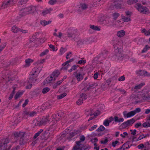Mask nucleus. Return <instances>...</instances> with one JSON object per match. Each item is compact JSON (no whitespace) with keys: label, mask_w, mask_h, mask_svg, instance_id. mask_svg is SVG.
I'll return each instance as SVG.
<instances>
[{"label":"nucleus","mask_w":150,"mask_h":150,"mask_svg":"<svg viewBox=\"0 0 150 150\" xmlns=\"http://www.w3.org/2000/svg\"><path fill=\"white\" fill-rule=\"evenodd\" d=\"M115 54L112 56L113 59L126 61L129 58L128 55L123 54L122 52V50L118 47L115 49Z\"/></svg>","instance_id":"f257e3e1"},{"label":"nucleus","mask_w":150,"mask_h":150,"mask_svg":"<svg viewBox=\"0 0 150 150\" xmlns=\"http://www.w3.org/2000/svg\"><path fill=\"white\" fill-rule=\"evenodd\" d=\"M42 67V66L40 68L36 67L32 70L31 76L30 77L28 81L29 83H34L36 82L37 81L36 77L40 72Z\"/></svg>","instance_id":"f03ea898"},{"label":"nucleus","mask_w":150,"mask_h":150,"mask_svg":"<svg viewBox=\"0 0 150 150\" xmlns=\"http://www.w3.org/2000/svg\"><path fill=\"white\" fill-rule=\"evenodd\" d=\"M60 72L58 70H56L54 71L51 75L48 77L44 81V84L46 85L47 84L52 83L54 81L58 76L59 75Z\"/></svg>","instance_id":"7ed1b4c3"},{"label":"nucleus","mask_w":150,"mask_h":150,"mask_svg":"<svg viewBox=\"0 0 150 150\" xmlns=\"http://www.w3.org/2000/svg\"><path fill=\"white\" fill-rule=\"evenodd\" d=\"M72 40L73 41H75L77 42V44L79 45H80L85 44H91L93 42L92 38H91L85 39H81L78 37H75L72 38Z\"/></svg>","instance_id":"20e7f679"},{"label":"nucleus","mask_w":150,"mask_h":150,"mask_svg":"<svg viewBox=\"0 0 150 150\" xmlns=\"http://www.w3.org/2000/svg\"><path fill=\"white\" fill-rule=\"evenodd\" d=\"M9 140L7 139H3L0 142V150H9L11 148V144H8Z\"/></svg>","instance_id":"39448f33"},{"label":"nucleus","mask_w":150,"mask_h":150,"mask_svg":"<svg viewBox=\"0 0 150 150\" xmlns=\"http://www.w3.org/2000/svg\"><path fill=\"white\" fill-rule=\"evenodd\" d=\"M135 7L140 13L143 14H148L149 13V9L147 8L142 6L140 4H136L135 5Z\"/></svg>","instance_id":"423d86ee"},{"label":"nucleus","mask_w":150,"mask_h":150,"mask_svg":"<svg viewBox=\"0 0 150 150\" xmlns=\"http://www.w3.org/2000/svg\"><path fill=\"white\" fill-rule=\"evenodd\" d=\"M36 10V7L34 6H30L24 9L23 11L21 13L20 15L21 16L33 13Z\"/></svg>","instance_id":"0eeeda50"},{"label":"nucleus","mask_w":150,"mask_h":150,"mask_svg":"<svg viewBox=\"0 0 150 150\" xmlns=\"http://www.w3.org/2000/svg\"><path fill=\"white\" fill-rule=\"evenodd\" d=\"M141 96L137 93H133L130 96V100L133 103H137L140 102Z\"/></svg>","instance_id":"6e6552de"},{"label":"nucleus","mask_w":150,"mask_h":150,"mask_svg":"<svg viewBox=\"0 0 150 150\" xmlns=\"http://www.w3.org/2000/svg\"><path fill=\"white\" fill-rule=\"evenodd\" d=\"M34 121L35 122V125L37 126H40L48 122L50 120L48 119V117H47L43 118L41 120L38 121L37 120H35Z\"/></svg>","instance_id":"1a4fd4ad"},{"label":"nucleus","mask_w":150,"mask_h":150,"mask_svg":"<svg viewBox=\"0 0 150 150\" xmlns=\"http://www.w3.org/2000/svg\"><path fill=\"white\" fill-rule=\"evenodd\" d=\"M87 98V96L85 93H82L80 96L79 98L76 102L77 104L78 105H80L83 103V101L85 100Z\"/></svg>","instance_id":"9d476101"},{"label":"nucleus","mask_w":150,"mask_h":150,"mask_svg":"<svg viewBox=\"0 0 150 150\" xmlns=\"http://www.w3.org/2000/svg\"><path fill=\"white\" fill-rule=\"evenodd\" d=\"M53 135V133H50L48 131L46 130L42 134L41 139L42 140H46L49 137H52Z\"/></svg>","instance_id":"9b49d317"},{"label":"nucleus","mask_w":150,"mask_h":150,"mask_svg":"<svg viewBox=\"0 0 150 150\" xmlns=\"http://www.w3.org/2000/svg\"><path fill=\"white\" fill-rule=\"evenodd\" d=\"M107 57V55L105 53L100 54L93 59V61H97L99 59L103 60L105 59Z\"/></svg>","instance_id":"f8f14e48"},{"label":"nucleus","mask_w":150,"mask_h":150,"mask_svg":"<svg viewBox=\"0 0 150 150\" xmlns=\"http://www.w3.org/2000/svg\"><path fill=\"white\" fill-rule=\"evenodd\" d=\"M74 74L78 81H79L83 79V76L85 74L84 73H78L77 71L75 72Z\"/></svg>","instance_id":"ddd939ff"},{"label":"nucleus","mask_w":150,"mask_h":150,"mask_svg":"<svg viewBox=\"0 0 150 150\" xmlns=\"http://www.w3.org/2000/svg\"><path fill=\"white\" fill-rule=\"evenodd\" d=\"M121 6L120 3L119 1H117L114 2L110 6V8L111 9H118L120 8Z\"/></svg>","instance_id":"4468645a"},{"label":"nucleus","mask_w":150,"mask_h":150,"mask_svg":"<svg viewBox=\"0 0 150 150\" xmlns=\"http://www.w3.org/2000/svg\"><path fill=\"white\" fill-rule=\"evenodd\" d=\"M15 138H19L20 139L23 138L25 135V132H15L13 133Z\"/></svg>","instance_id":"2eb2a0df"},{"label":"nucleus","mask_w":150,"mask_h":150,"mask_svg":"<svg viewBox=\"0 0 150 150\" xmlns=\"http://www.w3.org/2000/svg\"><path fill=\"white\" fill-rule=\"evenodd\" d=\"M136 73L139 76H150V74L148 73L146 71L139 70L137 71Z\"/></svg>","instance_id":"dca6fc26"},{"label":"nucleus","mask_w":150,"mask_h":150,"mask_svg":"<svg viewBox=\"0 0 150 150\" xmlns=\"http://www.w3.org/2000/svg\"><path fill=\"white\" fill-rule=\"evenodd\" d=\"M64 113L62 112H60L57 113V115L54 114L52 115V117L53 119H54L56 122L59 119H61L62 117L64 116Z\"/></svg>","instance_id":"f3484780"},{"label":"nucleus","mask_w":150,"mask_h":150,"mask_svg":"<svg viewBox=\"0 0 150 150\" xmlns=\"http://www.w3.org/2000/svg\"><path fill=\"white\" fill-rule=\"evenodd\" d=\"M77 33V30L76 29L70 30L68 33L67 35L69 37L71 38L74 35H76Z\"/></svg>","instance_id":"a211bd4d"},{"label":"nucleus","mask_w":150,"mask_h":150,"mask_svg":"<svg viewBox=\"0 0 150 150\" xmlns=\"http://www.w3.org/2000/svg\"><path fill=\"white\" fill-rule=\"evenodd\" d=\"M103 0H93V5L94 6L96 7L103 4Z\"/></svg>","instance_id":"6ab92c4d"},{"label":"nucleus","mask_w":150,"mask_h":150,"mask_svg":"<svg viewBox=\"0 0 150 150\" xmlns=\"http://www.w3.org/2000/svg\"><path fill=\"white\" fill-rule=\"evenodd\" d=\"M123 115L124 116L126 117L127 118H129L132 117L135 115L133 111H131L127 113L126 112H123Z\"/></svg>","instance_id":"aec40b11"},{"label":"nucleus","mask_w":150,"mask_h":150,"mask_svg":"<svg viewBox=\"0 0 150 150\" xmlns=\"http://www.w3.org/2000/svg\"><path fill=\"white\" fill-rule=\"evenodd\" d=\"M81 142L80 141L76 142V145L73 148L74 150H82V148L79 147L81 145Z\"/></svg>","instance_id":"412c9836"},{"label":"nucleus","mask_w":150,"mask_h":150,"mask_svg":"<svg viewBox=\"0 0 150 150\" xmlns=\"http://www.w3.org/2000/svg\"><path fill=\"white\" fill-rule=\"evenodd\" d=\"M121 19L124 22H128L131 21V19L129 16L126 17L122 15H121Z\"/></svg>","instance_id":"4be33fe9"},{"label":"nucleus","mask_w":150,"mask_h":150,"mask_svg":"<svg viewBox=\"0 0 150 150\" xmlns=\"http://www.w3.org/2000/svg\"><path fill=\"white\" fill-rule=\"evenodd\" d=\"M52 10V8H50L49 9H46L43 11L41 14L43 16H45L47 14L50 13V12Z\"/></svg>","instance_id":"5701e85b"},{"label":"nucleus","mask_w":150,"mask_h":150,"mask_svg":"<svg viewBox=\"0 0 150 150\" xmlns=\"http://www.w3.org/2000/svg\"><path fill=\"white\" fill-rule=\"evenodd\" d=\"M76 134L74 132H71L69 133H67L65 135V134L63 133L62 135V137H68L69 136V137H73Z\"/></svg>","instance_id":"b1692460"},{"label":"nucleus","mask_w":150,"mask_h":150,"mask_svg":"<svg viewBox=\"0 0 150 150\" xmlns=\"http://www.w3.org/2000/svg\"><path fill=\"white\" fill-rule=\"evenodd\" d=\"M124 120L123 118H119L118 117L115 116L114 117V120L115 122L120 123L124 121Z\"/></svg>","instance_id":"393cba45"},{"label":"nucleus","mask_w":150,"mask_h":150,"mask_svg":"<svg viewBox=\"0 0 150 150\" xmlns=\"http://www.w3.org/2000/svg\"><path fill=\"white\" fill-rule=\"evenodd\" d=\"M142 33H144V35L146 36L150 35V29L148 30H146L145 28H143L141 30Z\"/></svg>","instance_id":"a878e982"},{"label":"nucleus","mask_w":150,"mask_h":150,"mask_svg":"<svg viewBox=\"0 0 150 150\" xmlns=\"http://www.w3.org/2000/svg\"><path fill=\"white\" fill-rule=\"evenodd\" d=\"M125 32L123 30L119 31L117 32V35L119 37H121L124 36Z\"/></svg>","instance_id":"bb28decb"},{"label":"nucleus","mask_w":150,"mask_h":150,"mask_svg":"<svg viewBox=\"0 0 150 150\" xmlns=\"http://www.w3.org/2000/svg\"><path fill=\"white\" fill-rule=\"evenodd\" d=\"M19 144L21 145H25L26 143L27 140L25 139L24 138H23L20 139L19 140Z\"/></svg>","instance_id":"cd10ccee"},{"label":"nucleus","mask_w":150,"mask_h":150,"mask_svg":"<svg viewBox=\"0 0 150 150\" xmlns=\"http://www.w3.org/2000/svg\"><path fill=\"white\" fill-rule=\"evenodd\" d=\"M97 86V84L96 83H91L89 85L87 86V89L89 90L91 89H92L95 88Z\"/></svg>","instance_id":"c85d7f7f"},{"label":"nucleus","mask_w":150,"mask_h":150,"mask_svg":"<svg viewBox=\"0 0 150 150\" xmlns=\"http://www.w3.org/2000/svg\"><path fill=\"white\" fill-rule=\"evenodd\" d=\"M149 136V134H142L139 136L138 139H137L136 140V141H138L139 140H141L142 139L145 138L147 137H148Z\"/></svg>","instance_id":"c756f323"},{"label":"nucleus","mask_w":150,"mask_h":150,"mask_svg":"<svg viewBox=\"0 0 150 150\" xmlns=\"http://www.w3.org/2000/svg\"><path fill=\"white\" fill-rule=\"evenodd\" d=\"M135 121V120L134 119V118H132L130 120H127L126 122L128 126H131L133 123Z\"/></svg>","instance_id":"7c9ffc66"},{"label":"nucleus","mask_w":150,"mask_h":150,"mask_svg":"<svg viewBox=\"0 0 150 150\" xmlns=\"http://www.w3.org/2000/svg\"><path fill=\"white\" fill-rule=\"evenodd\" d=\"M30 111L25 110L23 111L22 114L23 117L24 119H26L27 117L29 116Z\"/></svg>","instance_id":"2f4dec72"},{"label":"nucleus","mask_w":150,"mask_h":150,"mask_svg":"<svg viewBox=\"0 0 150 150\" xmlns=\"http://www.w3.org/2000/svg\"><path fill=\"white\" fill-rule=\"evenodd\" d=\"M51 21H47L45 20L41 21H40V24L42 25L45 26L46 25L50 24L51 23Z\"/></svg>","instance_id":"473e14b6"},{"label":"nucleus","mask_w":150,"mask_h":150,"mask_svg":"<svg viewBox=\"0 0 150 150\" xmlns=\"http://www.w3.org/2000/svg\"><path fill=\"white\" fill-rule=\"evenodd\" d=\"M145 85L144 83H141L140 84L136 85L134 87V88L137 90L140 89L143 86Z\"/></svg>","instance_id":"72a5a7b5"},{"label":"nucleus","mask_w":150,"mask_h":150,"mask_svg":"<svg viewBox=\"0 0 150 150\" xmlns=\"http://www.w3.org/2000/svg\"><path fill=\"white\" fill-rule=\"evenodd\" d=\"M90 27L91 29L95 30L100 31V28H98V27L94 25H90Z\"/></svg>","instance_id":"f704fd0d"},{"label":"nucleus","mask_w":150,"mask_h":150,"mask_svg":"<svg viewBox=\"0 0 150 150\" xmlns=\"http://www.w3.org/2000/svg\"><path fill=\"white\" fill-rule=\"evenodd\" d=\"M120 14L117 13H114L112 14L113 18L114 20H116L118 17L120 16Z\"/></svg>","instance_id":"c9c22d12"},{"label":"nucleus","mask_w":150,"mask_h":150,"mask_svg":"<svg viewBox=\"0 0 150 150\" xmlns=\"http://www.w3.org/2000/svg\"><path fill=\"white\" fill-rule=\"evenodd\" d=\"M2 78L6 80L7 81H9L10 80H12L11 76L8 74L6 75L5 77H4L3 76Z\"/></svg>","instance_id":"e433bc0d"},{"label":"nucleus","mask_w":150,"mask_h":150,"mask_svg":"<svg viewBox=\"0 0 150 150\" xmlns=\"http://www.w3.org/2000/svg\"><path fill=\"white\" fill-rule=\"evenodd\" d=\"M43 131V130L42 129H40L39 131L38 132L35 133L33 137V138L34 139H36L40 135V134Z\"/></svg>","instance_id":"4c0bfd02"},{"label":"nucleus","mask_w":150,"mask_h":150,"mask_svg":"<svg viewBox=\"0 0 150 150\" xmlns=\"http://www.w3.org/2000/svg\"><path fill=\"white\" fill-rule=\"evenodd\" d=\"M20 29H18V28L15 26H13L11 28V30L12 32L14 33H16L18 31H19V30Z\"/></svg>","instance_id":"58836bf2"},{"label":"nucleus","mask_w":150,"mask_h":150,"mask_svg":"<svg viewBox=\"0 0 150 150\" xmlns=\"http://www.w3.org/2000/svg\"><path fill=\"white\" fill-rule=\"evenodd\" d=\"M67 50V49L66 48H63V47H61L59 50V53L60 55H62Z\"/></svg>","instance_id":"ea45409f"},{"label":"nucleus","mask_w":150,"mask_h":150,"mask_svg":"<svg viewBox=\"0 0 150 150\" xmlns=\"http://www.w3.org/2000/svg\"><path fill=\"white\" fill-rule=\"evenodd\" d=\"M11 0H9L8 1H4L2 5V6H4L7 7V6L9 5L10 4V3L11 2Z\"/></svg>","instance_id":"a19ab883"},{"label":"nucleus","mask_w":150,"mask_h":150,"mask_svg":"<svg viewBox=\"0 0 150 150\" xmlns=\"http://www.w3.org/2000/svg\"><path fill=\"white\" fill-rule=\"evenodd\" d=\"M67 95V94L65 93H64L62 94H61L59 96H57V98L58 99H60L64 97Z\"/></svg>","instance_id":"79ce46f5"},{"label":"nucleus","mask_w":150,"mask_h":150,"mask_svg":"<svg viewBox=\"0 0 150 150\" xmlns=\"http://www.w3.org/2000/svg\"><path fill=\"white\" fill-rule=\"evenodd\" d=\"M62 80H60L57 82L56 83H54L53 86V88H56L57 86L60 85L62 82Z\"/></svg>","instance_id":"37998d69"},{"label":"nucleus","mask_w":150,"mask_h":150,"mask_svg":"<svg viewBox=\"0 0 150 150\" xmlns=\"http://www.w3.org/2000/svg\"><path fill=\"white\" fill-rule=\"evenodd\" d=\"M23 93V92L18 91L16 94V96L15 97V99H17L20 96H21Z\"/></svg>","instance_id":"c03bdc74"},{"label":"nucleus","mask_w":150,"mask_h":150,"mask_svg":"<svg viewBox=\"0 0 150 150\" xmlns=\"http://www.w3.org/2000/svg\"><path fill=\"white\" fill-rule=\"evenodd\" d=\"M150 47L148 45H146L145 47L143 49L142 51V53H144L147 51L148 50L150 49Z\"/></svg>","instance_id":"a18cd8bd"},{"label":"nucleus","mask_w":150,"mask_h":150,"mask_svg":"<svg viewBox=\"0 0 150 150\" xmlns=\"http://www.w3.org/2000/svg\"><path fill=\"white\" fill-rule=\"evenodd\" d=\"M118 42L117 39L116 38H113L112 40V43L113 45V46L115 48V46H116V44Z\"/></svg>","instance_id":"49530a36"},{"label":"nucleus","mask_w":150,"mask_h":150,"mask_svg":"<svg viewBox=\"0 0 150 150\" xmlns=\"http://www.w3.org/2000/svg\"><path fill=\"white\" fill-rule=\"evenodd\" d=\"M138 0H128L127 1V3L129 5L136 3L137 2Z\"/></svg>","instance_id":"de8ad7c7"},{"label":"nucleus","mask_w":150,"mask_h":150,"mask_svg":"<svg viewBox=\"0 0 150 150\" xmlns=\"http://www.w3.org/2000/svg\"><path fill=\"white\" fill-rule=\"evenodd\" d=\"M28 0H21L18 2V4L19 6H21L27 3Z\"/></svg>","instance_id":"09e8293b"},{"label":"nucleus","mask_w":150,"mask_h":150,"mask_svg":"<svg viewBox=\"0 0 150 150\" xmlns=\"http://www.w3.org/2000/svg\"><path fill=\"white\" fill-rule=\"evenodd\" d=\"M80 7L82 10H84L87 8V6L85 4H81L80 5Z\"/></svg>","instance_id":"8fccbe9b"},{"label":"nucleus","mask_w":150,"mask_h":150,"mask_svg":"<svg viewBox=\"0 0 150 150\" xmlns=\"http://www.w3.org/2000/svg\"><path fill=\"white\" fill-rule=\"evenodd\" d=\"M49 50L48 49H46L43 52H42L40 54V56L42 57L46 54L48 53Z\"/></svg>","instance_id":"3c124183"},{"label":"nucleus","mask_w":150,"mask_h":150,"mask_svg":"<svg viewBox=\"0 0 150 150\" xmlns=\"http://www.w3.org/2000/svg\"><path fill=\"white\" fill-rule=\"evenodd\" d=\"M142 126L145 128L149 127H150V123L148 122H145L143 123Z\"/></svg>","instance_id":"603ef678"},{"label":"nucleus","mask_w":150,"mask_h":150,"mask_svg":"<svg viewBox=\"0 0 150 150\" xmlns=\"http://www.w3.org/2000/svg\"><path fill=\"white\" fill-rule=\"evenodd\" d=\"M105 127L102 125H101L97 130V131L98 132L102 131L105 129Z\"/></svg>","instance_id":"864d4df0"},{"label":"nucleus","mask_w":150,"mask_h":150,"mask_svg":"<svg viewBox=\"0 0 150 150\" xmlns=\"http://www.w3.org/2000/svg\"><path fill=\"white\" fill-rule=\"evenodd\" d=\"M78 67V66L76 65H73L71 68L68 70V71L69 72H71L72 71L75 70L77 69Z\"/></svg>","instance_id":"5fc2aeb1"},{"label":"nucleus","mask_w":150,"mask_h":150,"mask_svg":"<svg viewBox=\"0 0 150 150\" xmlns=\"http://www.w3.org/2000/svg\"><path fill=\"white\" fill-rule=\"evenodd\" d=\"M33 60L30 59H26L25 60V62L26 63V64L28 66L30 64V63L33 62Z\"/></svg>","instance_id":"6e6d98bb"},{"label":"nucleus","mask_w":150,"mask_h":150,"mask_svg":"<svg viewBox=\"0 0 150 150\" xmlns=\"http://www.w3.org/2000/svg\"><path fill=\"white\" fill-rule=\"evenodd\" d=\"M50 90V89L48 87L45 88L43 89L42 90V93L43 94H45L48 92Z\"/></svg>","instance_id":"4d7b16f0"},{"label":"nucleus","mask_w":150,"mask_h":150,"mask_svg":"<svg viewBox=\"0 0 150 150\" xmlns=\"http://www.w3.org/2000/svg\"><path fill=\"white\" fill-rule=\"evenodd\" d=\"M58 35H57V34L56 33H54L53 34V35L54 36H57L59 38H61L62 35V34L60 32H59L58 33Z\"/></svg>","instance_id":"13d9d810"},{"label":"nucleus","mask_w":150,"mask_h":150,"mask_svg":"<svg viewBox=\"0 0 150 150\" xmlns=\"http://www.w3.org/2000/svg\"><path fill=\"white\" fill-rule=\"evenodd\" d=\"M37 114V112L36 111H33L32 112H30L29 113V116L33 117Z\"/></svg>","instance_id":"bf43d9fd"},{"label":"nucleus","mask_w":150,"mask_h":150,"mask_svg":"<svg viewBox=\"0 0 150 150\" xmlns=\"http://www.w3.org/2000/svg\"><path fill=\"white\" fill-rule=\"evenodd\" d=\"M57 2V0H50L48 2V3L51 5L55 4Z\"/></svg>","instance_id":"052dcab7"},{"label":"nucleus","mask_w":150,"mask_h":150,"mask_svg":"<svg viewBox=\"0 0 150 150\" xmlns=\"http://www.w3.org/2000/svg\"><path fill=\"white\" fill-rule=\"evenodd\" d=\"M110 123L108 121V119H106L104 122L103 124L106 126H108L109 125Z\"/></svg>","instance_id":"680f3d73"},{"label":"nucleus","mask_w":150,"mask_h":150,"mask_svg":"<svg viewBox=\"0 0 150 150\" xmlns=\"http://www.w3.org/2000/svg\"><path fill=\"white\" fill-rule=\"evenodd\" d=\"M133 111L135 115L137 113L141 111V109L139 108H138L133 110Z\"/></svg>","instance_id":"e2e57ef3"},{"label":"nucleus","mask_w":150,"mask_h":150,"mask_svg":"<svg viewBox=\"0 0 150 150\" xmlns=\"http://www.w3.org/2000/svg\"><path fill=\"white\" fill-rule=\"evenodd\" d=\"M100 113V112L99 111L97 110H96L95 112L93 113V115H94V117H95L99 115Z\"/></svg>","instance_id":"0e129e2a"},{"label":"nucleus","mask_w":150,"mask_h":150,"mask_svg":"<svg viewBox=\"0 0 150 150\" xmlns=\"http://www.w3.org/2000/svg\"><path fill=\"white\" fill-rule=\"evenodd\" d=\"M72 53L71 52H69L67 54L66 58L67 59L70 58L71 56Z\"/></svg>","instance_id":"69168bd1"},{"label":"nucleus","mask_w":150,"mask_h":150,"mask_svg":"<svg viewBox=\"0 0 150 150\" xmlns=\"http://www.w3.org/2000/svg\"><path fill=\"white\" fill-rule=\"evenodd\" d=\"M108 139L107 138H106L104 140H101L100 141V142L102 144H105L108 142Z\"/></svg>","instance_id":"338daca9"},{"label":"nucleus","mask_w":150,"mask_h":150,"mask_svg":"<svg viewBox=\"0 0 150 150\" xmlns=\"http://www.w3.org/2000/svg\"><path fill=\"white\" fill-rule=\"evenodd\" d=\"M125 80V78L124 75L121 76L118 79V80L119 81H124Z\"/></svg>","instance_id":"774afa93"}]
</instances>
